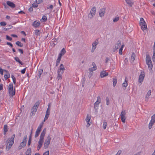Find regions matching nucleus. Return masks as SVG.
Returning a JSON list of instances; mask_svg holds the SVG:
<instances>
[{
  "mask_svg": "<svg viewBox=\"0 0 155 155\" xmlns=\"http://www.w3.org/2000/svg\"><path fill=\"white\" fill-rule=\"evenodd\" d=\"M46 128H45L41 132L39 140L38 141V145L37 147V150H39L42 147L43 144V143L44 137L46 134Z\"/></svg>",
  "mask_w": 155,
  "mask_h": 155,
  "instance_id": "nucleus-1",
  "label": "nucleus"
},
{
  "mask_svg": "<svg viewBox=\"0 0 155 155\" xmlns=\"http://www.w3.org/2000/svg\"><path fill=\"white\" fill-rule=\"evenodd\" d=\"M15 137V134H13L10 138L6 140V150H8L13 144Z\"/></svg>",
  "mask_w": 155,
  "mask_h": 155,
  "instance_id": "nucleus-2",
  "label": "nucleus"
},
{
  "mask_svg": "<svg viewBox=\"0 0 155 155\" xmlns=\"http://www.w3.org/2000/svg\"><path fill=\"white\" fill-rule=\"evenodd\" d=\"M140 26L141 29L144 32L147 31V24L142 18H140Z\"/></svg>",
  "mask_w": 155,
  "mask_h": 155,
  "instance_id": "nucleus-3",
  "label": "nucleus"
},
{
  "mask_svg": "<svg viewBox=\"0 0 155 155\" xmlns=\"http://www.w3.org/2000/svg\"><path fill=\"white\" fill-rule=\"evenodd\" d=\"M13 84L12 83H10L8 85V91L9 96L12 97L15 94V88L13 89Z\"/></svg>",
  "mask_w": 155,
  "mask_h": 155,
  "instance_id": "nucleus-4",
  "label": "nucleus"
},
{
  "mask_svg": "<svg viewBox=\"0 0 155 155\" xmlns=\"http://www.w3.org/2000/svg\"><path fill=\"white\" fill-rule=\"evenodd\" d=\"M40 104V102L38 101L36 102L33 106L31 109V114L32 115H35L36 112L37 111L38 108Z\"/></svg>",
  "mask_w": 155,
  "mask_h": 155,
  "instance_id": "nucleus-5",
  "label": "nucleus"
},
{
  "mask_svg": "<svg viewBox=\"0 0 155 155\" xmlns=\"http://www.w3.org/2000/svg\"><path fill=\"white\" fill-rule=\"evenodd\" d=\"M51 139V135L49 134L47 138L45 140L44 143V148L45 149H47L48 148L50 143Z\"/></svg>",
  "mask_w": 155,
  "mask_h": 155,
  "instance_id": "nucleus-6",
  "label": "nucleus"
},
{
  "mask_svg": "<svg viewBox=\"0 0 155 155\" xmlns=\"http://www.w3.org/2000/svg\"><path fill=\"white\" fill-rule=\"evenodd\" d=\"M43 124L44 122H43L40 123L39 125V126H38L35 132V137L36 138L39 135L40 133L41 130V128L43 127Z\"/></svg>",
  "mask_w": 155,
  "mask_h": 155,
  "instance_id": "nucleus-7",
  "label": "nucleus"
},
{
  "mask_svg": "<svg viewBox=\"0 0 155 155\" xmlns=\"http://www.w3.org/2000/svg\"><path fill=\"white\" fill-rule=\"evenodd\" d=\"M96 8L95 7H93L90 12V13L88 15V18L91 19L95 15L96 11Z\"/></svg>",
  "mask_w": 155,
  "mask_h": 155,
  "instance_id": "nucleus-8",
  "label": "nucleus"
},
{
  "mask_svg": "<svg viewBox=\"0 0 155 155\" xmlns=\"http://www.w3.org/2000/svg\"><path fill=\"white\" fill-rule=\"evenodd\" d=\"M126 112L125 110H123L122 111L121 114L120 115L121 119L123 123H125V120L126 119Z\"/></svg>",
  "mask_w": 155,
  "mask_h": 155,
  "instance_id": "nucleus-9",
  "label": "nucleus"
},
{
  "mask_svg": "<svg viewBox=\"0 0 155 155\" xmlns=\"http://www.w3.org/2000/svg\"><path fill=\"white\" fill-rule=\"evenodd\" d=\"M91 116L90 115L87 114V115L85 119V120L87 123L86 126L89 127L91 124Z\"/></svg>",
  "mask_w": 155,
  "mask_h": 155,
  "instance_id": "nucleus-10",
  "label": "nucleus"
},
{
  "mask_svg": "<svg viewBox=\"0 0 155 155\" xmlns=\"http://www.w3.org/2000/svg\"><path fill=\"white\" fill-rule=\"evenodd\" d=\"M65 68L63 65L62 64H61L58 70V73H61V74H62Z\"/></svg>",
  "mask_w": 155,
  "mask_h": 155,
  "instance_id": "nucleus-11",
  "label": "nucleus"
},
{
  "mask_svg": "<svg viewBox=\"0 0 155 155\" xmlns=\"http://www.w3.org/2000/svg\"><path fill=\"white\" fill-rule=\"evenodd\" d=\"M98 44V40H96L93 43H92V47L91 49L92 52H93L95 50V49L96 48L97 45Z\"/></svg>",
  "mask_w": 155,
  "mask_h": 155,
  "instance_id": "nucleus-12",
  "label": "nucleus"
},
{
  "mask_svg": "<svg viewBox=\"0 0 155 155\" xmlns=\"http://www.w3.org/2000/svg\"><path fill=\"white\" fill-rule=\"evenodd\" d=\"M145 77V74L144 73L141 74L139 76L138 81L140 84L143 82Z\"/></svg>",
  "mask_w": 155,
  "mask_h": 155,
  "instance_id": "nucleus-13",
  "label": "nucleus"
},
{
  "mask_svg": "<svg viewBox=\"0 0 155 155\" xmlns=\"http://www.w3.org/2000/svg\"><path fill=\"white\" fill-rule=\"evenodd\" d=\"M41 23L39 21H34L32 23V26L35 28L38 27L40 25Z\"/></svg>",
  "mask_w": 155,
  "mask_h": 155,
  "instance_id": "nucleus-14",
  "label": "nucleus"
},
{
  "mask_svg": "<svg viewBox=\"0 0 155 155\" xmlns=\"http://www.w3.org/2000/svg\"><path fill=\"white\" fill-rule=\"evenodd\" d=\"M126 79L127 78H126L124 82L122 84V87L123 89L124 90H125L126 89V87L128 85V83L127 82V81L126 80Z\"/></svg>",
  "mask_w": 155,
  "mask_h": 155,
  "instance_id": "nucleus-15",
  "label": "nucleus"
},
{
  "mask_svg": "<svg viewBox=\"0 0 155 155\" xmlns=\"http://www.w3.org/2000/svg\"><path fill=\"white\" fill-rule=\"evenodd\" d=\"M108 75V73L105 71H103L101 72L100 76L101 78H103Z\"/></svg>",
  "mask_w": 155,
  "mask_h": 155,
  "instance_id": "nucleus-16",
  "label": "nucleus"
},
{
  "mask_svg": "<svg viewBox=\"0 0 155 155\" xmlns=\"http://www.w3.org/2000/svg\"><path fill=\"white\" fill-rule=\"evenodd\" d=\"M4 71L6 73V74L4 75V78L5 80H6L10 77V74L8 71L7 70H4Z\"/></svg>",
  "mask_w": 155,
  "mask_h": 155,
  "instance_id": "nucleus-17",
  "label": "nucleus"
},
{
  "mask_svg": "<svg viewBox=\"0 0 155 155\" xmlns=\"http://www.w3.org/2000/svg\"><path fill=\"white\" fill-rule=\"evenodd\" d=\"M101 100L100 97L99 96L97 97V101L94 104V107L97 106L101 102Z\"/></svg>",
  "mask_w": 155,
  "mask_h": 155,
  "instance_id": "nucleus-18",
  "label": "nucleus"
},
{
  "mask_svg": "<svg viewBox=\"0 0 155 155\" xmlns=\"http://www.w3.org/2000/svg\"><path fill=\"white\" fill-rule=\"evenodd\" d=\"M92 64L93 67L89 69V70L92 72L96 70L97 69V67L95 63L94 62H93Z\"/></svg>",
  "mask_w": 155,
  "mask_h": 155,
  "instance_id": "nucleus-19",
  "label": "nucleus"
},
{
  "mask_svg": "<svg viewBox=\"0 0 155 155\" xmlns=\"http://www.w3.org/2000/svg\"><path fill=\"white\" fill-rule=\"evenodd\" d=\"M146 63L147 65L148 66V67L149 68L150 71V70H152L153 67V65L152 61L146 62Z\"/></svg>",
  "mask_w": 155,
  "mask_h": 155,
  "instance_id": "nucleus-20",
  "label": "nucleus"
},
{
  "mask_svg": "<svg viewBox=\"0 0 155 155\" xmlns=\"http://www.w3.org/2000/svg\"><path fill=\"white\" fill-rule=\"evenodd\" d=\"M6 3L8 5L12 8H14L15 7V4L12 2L10 1H7Z\"/></svg>",
  "mask_w": 155,
  "mask_h": 155,
  "instance_id": "nucleus-21",
  "label": "nucleus"
},
{
  "mask_svg": "<svg viewBox=\"0 0 155 155\" xmlns=\"http://www.w3.org/2000/svg\"><path fill=\"white\" fill-rule=\"evenodd\" d=\"M26 145V143L24 141H22L20 143L19 146L18 147L19 150L21 149L22 148L24 147Z\"/></svg>",
  "mask_w": 155,
  "mask_h": 155,
  "instance_id": "nucleus-22",
  "label": "nucleus"
},
{
  "mask_svg": "<svg viewBox=\"0 0 155 155\" xmlns=\"http://www.w3.org/2000/svg\"><path fill=\"white\" fill-rule=\"evenodd\" d=\"M105 13V9L103 8L101 9L99 12V15L101 17L104 16Z\"/></svg>",
  "mask_w": 155,
  "mask_h": 155,
  "instance_id": "nucleus-23",
  "label": "nucleus"
},
{
  "mask_svg": "<svg viewBox=\"0 0 155 155\" xmlns=\"http://www.w3.org/2000/svg\"><path fill=\"white\" fill-rule=\"evenodd\" d=\"M151 94V91L150 90H149L147 92V94L146 96V101H147L148 99L149 98V96Z\"/></svg>",
  "mask_w": 155,
  "mask_h": 155,
  "instance_id": "nucleus-24",
  "label": "nucleus"
},
{
  "mask_svg": "<svg viewBox=\"0 0 155 155\" xmlns=\"http://www.w3.org/2000/svg\"><path fill=\"white\" fill-rule=\"evenodd\" d=\"M66 52V51L65 50L64 48H63L62 50H61V51L59 54L58 55V56H61V57L63 55H64V54Z\"/></svg>",
  "mask_w": 155,
  "mask_h": 155,
  "instance_id": "nucleus-25",
  "label": "nucleus"
},
{
  "mask_svg": "<svg viewBox=\"0 0 155 155\" xmlns=\"http://www.w3.org/2000/svg\"><path fill=\"white\" fill-rule=\"evenodd\" d=\"M121 45V42L120 41H118L117 42V43L115 45V49L116 50L118 49L120 47Z\"/></svg>",
  "mask_w": 155,
  "mask_h": 155,
  "instance_id": "nucleus-26",
  "label": "nucleus"
},
{
  "mask_svg": "<svg viewBox=\"0 0 155 155\" xmlns=\"http://www.w3.org/2000/svg\"><path fill=\"white\" fill-rule=\"evenodd\" d=\"M26 155H31V150L30 148H28L25 153Z\"/></svg>",
  "mask_w": 155,
  "mask_h": 155,
  "instance_id": "nucleus-27",
  "label": "nucleus"
},
{
  "mask_svg": "<svg viewBox=\"0 0 155 155\" xmlns=\"http://www.w3.org/2000/svg\"><path fill=\"white\" fill-rule=\"evenodd\" d=\"M8 131V126L7 125H5L4 127V134L5 135Z\"/></svg>",
  "mask_w": 155,
  "mask_h": 155,
  "instance_id": "nucleus-28",
  "label": "nucleus"
},
{
  "mask_svg": "<svg viewBox=\"0 0 155 155\" xmlns=\"http://www.w3.org/2000/svg\"><path fill=\"white\" fill-rule=\"evenodd\" d=\"M124 46V45H123L121 46L119 50V53L120 55H122V50Z\"/></svg>",
  "mask_w": 155,
  "mask_h": 155,
  "instance_id": "nucleus-29",
  "label": "nucleus"
},
{
  "mask_svg": "<svg viewBox=\"0 0 155 155\" xmlns=\"http://www.w3.org/2000/svg\"><path fill=\"white\" fill-rule=\"evenodd\" d=\"M15 59L16 61L18 62L21 64L22 65L23 64L21 62V61H20L19 58L18 57H15Z\"/></svg>",
  "mask_w": 155,
  "mask_h": 155,
  "instance_id": "nucleus-30",
  "label": "nucleus"
},
{
  "mask_svg": "<svg viewBox=\"0 0 155 155\" xmlns=\"http://www.w3.org/2000/svg\"><path fill=\"white\" fill-rule=\"evenodd\" d=\"M155 122L153 121L152 120H151L149 124V129H150Z\"/></svg>",
  "mask_w": 155,
  "mask_h": 155,
  "instance_id": "nucleus-31",
  "label": "nucleus"
},
{
  "mask_svg": "<svg viewBox=\"0 0 155 155\" xmlns=\"http://www.w3.org/2000/svg\"><path fill=\"white\" fill-rule=\"evenodd\" d=\"M40 30H36L35 31V34L37 36H40Z\"/></svg>",
  "mask_w": 155,
  "mask_h": 155,
  "instance_id": "nucleus-32",
  "label": "nucleus"
},
{
  "mask_svg": "<svg viewBox=\"0 0 155 155\" xmlns=\"http://www.w3.org/2000/svg\"><path fill=\"white\" fill-rule=\"evenodd\" d=\"M47 20V17L45 15H43L41 19L40 20V21H46Z\"/></svg>",
  "mask_w": 155,
  "mask_h": 155,
  "instance_id": "nucleus-33",
  "label": "nucleus"
},
{
  "mask_svg": "<svg viewBox=\"0 0 155 155\" xmlns=\"http://www.w3.org/2000/svg\"><path fill=\"white\" fill-rule=\"evenodd\" d=\"M62 74L61 73H58L57 79L58 80H61L62 78Z\"/></svg>",
  "mask_w": 155,
  "mask_h": 155,
  "instance_id": "nucleus-34",
  "label": "nucleus"
},
{
  "mask_svg": "<svg viewBox=\"0 0 155 155\" xmlns=\"http://www.w3.org/2000/svg\"><path fill=\"white\" fill-rule=\"evenodd\" d=\"M16 45L19 47H22L23 46V44L19 41H17L16 42Z\"/></svg>",
  "mask_w": 155,
  "mask_h": 155,
  "instance_id": "nucleus-35",
  "label": "nucleus"
},
{
  "mask_svg": "<svg viewBox=\"0 0 155 155\" xmlns=\"http://www.w3.org/2000/svg\"><path fill=\"white\" fill-rule=\"evenodd\" d=\"M61 58V55L60 56H58V58H57V61H56V62H57L56 66H57V65L58 64H59V63Z\"/></svg>",
  "mask_w": 155,
  "mask_h": 155,
  "instance_id": "nucleus-36",
  "label": "nucleus"
},
{
  "mask_svg": "<svg viewBox=\"0 0 155 155\" xmlns=\"http://www.w3.org/2000/svg\"><path fill=\"white\" fill-rule=\"evenodd\" d=\"M135 55L134 53H132L131 57V60L133 61L135 59Z\"/></svg>",
  "mask_w": 155,
  "mask_h": 155,
  "instance_id": "nucleus-37",
  "label": "nucleus"
},
{
  "mask_svg": "<svg viewBox=\"0 0 155 155\" xmlns=\"http://www.w3.org/2000/svg\"><path fill=\"white\" fill-rule=\"evenodd\" d=\"M126 2L130 6H131L133 5V3L130 0H126Z\"/></svg>",
  "mask_w": 155,
  "mask_h": 155,
  "instance_id": "nucleus-38",
  "label": "nucleus"
},
{
  "mask_svg": "<svg viewBox=\"0 0 155 155\" xmlns=\"http://www.w3.org/2000/svg\"><path fill=\"white\" fill-rule=\"evenodd\" d=\"M146 62L151 61V58L150 56L147 55L146 57Z\"/></svg>",
  "mask_w": 155,
  "mask_h": 155,
  "instance_id": "nucleus-39",
  "label": "nucleus"
},
{
  "mask_svg": "<svg viewBox=\"0 0 155 155\" xmlns=\"http://www.w3.org/2000/svg\"><path fill=\"white\" fill-rule=\"evenodd\" d=\"M107 126V122L106 121L104 122L103 123V127L104 129H105L106 128V127Z\"/></svg>",
  "mask_w": 155,
  "mask_h": 155,
  "instance_id": "nucleus-40",
  "label": "nucleus"
},
{
  "mask_svg": "<svg viewBox=\"0 0 155 155\" xmlns=\"http://www.w3.org/2000/svg\"><path fill=\"white\" fill-rule=\"evenodd\" d=\"M113 85L114 87H115L117 83V80L116 78H114L113 79Z\"/></svg>",
  "mask_w": 155,
  "mask_h": 155,
  "instance_id": "nucleus-41",
  "label": "nucleus"
},
{
  "mask_svg": "<svg viewBox=\"0 0 155 155\" xmlns=\"http://www.w3.org/2000/svg\"><path fill=\"white\" fill-rule=\"evenodd\" d=\"M152 60L154 62H155V50H153V54L152 57Z\"/></svg>",
  "mask_w": 155,
  "mask_h": 155,
  "instance_id": "nucleus-42",
  "label": "nucleus"
},
{
  "mask_svg": "<svg viewBox=\"0 0 155 155\" xmlns=\"http://www.w3.org/2000/svg\"><path fill=\"white\" fill-rule=\"evenodd\" d=\"M27 135H25L24 136L22 141H24L26 143V141H27Z\"/></svg>",
  "mask_w": 155,
  "mask_h": 155,
  "instance_id": "nucleus-43",
  "label": "nucleus"
},
{
  "mask_svg": "<svg viewBox=\"0 0 155 155\" xmlns=\"http://www.w3.org/2000/svg\"><path fill=\"white\" fill-rule=\"evenodd\" d=\"M119 19V17H116L113 19V21L114 22H115L117 21Z\"/></svg>",
  "mask_w": 155,
  "mask_h": 155,
  "instance_id": "nucleus-44",
  "label": "nucleus"
},
{
  "mask_svg": "<svg viewBox=\"0 0 155 155\" xmlns=\"http://www.w3.org/2000/svg\"><path fill=\"white\" fill-rule=\"evenodd\" d=\"M106 104L107 105H108L109 104V98L107 97L106 98Z\"/></svg>",
  "mask_w": 155,
  "mask_h": 155,
  "instance_id": "nucleus-45",
  "label": "nucleus"
},
{
  "mask_svg": "<svg viewBox=\"0 0 155 155\" xmlns=\"http://www.w3.org/2000/svg\"><path fill=\"white\" fill-rule=\"evenodd\" d=\"M38 4L37 3H34L32 4V5L33 7L37 8L38 6Z\"/></svg>",
  "mask_w": 155,
  "mask_h": 155,
  "instance_id": "nucleus-46",
  "label": "nucleus"
},
{
  "mask_svg": "<svg viewBox=\"0 0 155 155\" xmlns=\"http://www.w3.org/2000/svg\"><path fill=\"white\" fill-rule=\"evenodd\" d=\"M6 39L10 41H11L12 40V38L9 36L8 35H7L6 36Z\"/></svg>",
  "mask_w": 155,
  "mask_h": 155,
  "instance_id": "nucleus-47",
  "label": "nucleus"
},
{
  "mask_svg": "<svg viewBox=\"0 0 155 155\" xmlns=\"http://www.w3.org/2000/svg\"><path fill=\"white\" fill-rule=\"evenodd\" d=\"M42 2V0H36V2L38 4L41 3Z\"/></svg>",
  "mask_w": 155,
  "mask_h": 155,
  "instance_id": "nucleus-48",
  "label": "nucleus"
},
{
  "mask_svg": "<svg viewBox=\"0 0 155 155\" xmlns=\"http://www.w3.org/2000/svg\"><path fill=\"white\" fill-rule=\"evenodd\" d=\"M6 24L5 22L4 21H2L0 22V25L2 26H4L6 25Z\"/></svg>",
  "mask_w": 155,
  "mask_h": 155,
  "instance_id": "nucleus-49",
  "label": "nucleus"
},
{
  "mask_svg": "<svg viewBox=\"0 0 155 155\" xmlns=\"http://www.w3.org/2000/svg\"><path fill=\"white\" fill-rule=\"evenodd\" d=\"M49 115H45L43 122H45L48 119Z\"/></svg>",
  "mask_w": 155,
  "mask_h": 155,
  "instance_id": "nucleus-50",
  "label": "nucleus"
},
{
  "mask_svg": "<svg viewBox=\"0 0 155 155\" xmlns=\"http://www.w3.org/2000/svg\"><path fill=\"white\" fill-rule=\"evenodd\" d=\"M151 120L154 122H155V114H154L152 116Z\"/></svg>",
  "mask_w": 155,
  "mask_h": 155,
  "instance_id": "nucleus-51",
  "label": "nucleus"
},
{
  "mask_svg": "<svg viewBox=\"0 0 155 155\" xmlns=\"http://www.w3.org/2000/svg\"><path fill=\"white\" fill-rule=\"evenodd\" d=\"M43 155H49V151L48 150L47 151L44 153Z\"/></svg>",
  "mask_w": 155,
  "mask_h": 155,
  "instance_id": "nucleus-52",
  "label": "nucleus"
},
{
  "mask_svg": "<svg viewBox=\"0 0 155 155\" xmlns=\"http://www.w3.org/2000/svg\"><path fill=\"white\" fill-rule=\"evenodd\" d=\"M26 68H24V69L22 70L21 71V72L22 74H24L25 73L26 71Z\"/></svg>",
  "mask_w": 155,
  "mask_h": 155,
  "instance_id": "nucleus-53",
  "label": "nucleus"
},
{
  "mask_svg": "<svg viewBox=\"0 0 155 155\" xmlns=\"http://www.w3.org/2000/svg\"><path fill=\"white\" fill-rule=\"evenodd\" d=\"M4 70H3L0 67V73L2 75H3V71H4Z\"/></svg>",
  "mask_w": 155,
  "mask_h": 155,
  "instance_id": "nucleus-54",
  "label": "nucleus"
},
{
  "mask_svg": "<svg viewBox=\"0 0 155 155\" xmlns=\"http://www.w3.org/2000/svg\"><path fill=\"white\" fill-rule=\"evenodd\" d=\"M6 44L7 45H9L11 47H13L12 44L10 42H7Z\"/></svg>",
  "mask_w": 155,
  "mask_h": 155,
  "instance_id": "nucleus-55",
  "label": "nucleus"
},
{
  "mask_svg": "<svg viewBox=\"0 0 155 155\" xmlns=\"http://www.w3.org/2000/svg\"><path fill=\"white\" fill-rule=\"evenodd\" d=\"M122 151L120 150H119L118 151L117 153L116 154V155H120Z\"/></svg>",
  "mask_w": 155,
  "mask_h": 155,
  "instance_id": "nucleus-56",
  "label": "nucleus"
},
{
  "mask_svg": "<svg viewBox=\"0 0 155 155\" xmlns=\"http://www.w3.org/2000/svg\"><path fill=\"white\" fill-rule=\"evenodd\" d=\"M18 51L21 54H23V53L24 51L23 50L21 49H18Z\"/></svg>",
  "mask_w": 155,
  "mask_h": 155,
  "instance_id": "nucleus-57",
  "label": "nucleus"
},
{
  "mask_svg": "<svg viewBox=\"0 0 155 155\" xmlns=\"http://www.w3.org/2000/svg\"><path fill=\"white\" fill-rule=\"evenodd\" d=\"M3 89V85L2 84H0V91L2 90Z\"/></svg>",
  "mask_w": 155,
  "mask_h": 155,
  "instance_id": "nucleus-58",
  "label": "nucleus"
},
{
  "mask_svg": "<svg viewBox=\"0 0 155 155\" xmlns=\"http://www.w3.org/2000/svg\"><path fill=\"white\" fill-rule=\"evenodd\" d=\"M53 8V6L52 5H51L50 6L47 8L48 9H52Z\"/></svg>",
  "mask_w": 155,
  "mask_h": 155,
  "instance_id": "nucleus-59",
  "label": "nucleus"
},
{
  "mask_svg": "<svg viewBox=\"0 0 155 155\" xmlns=\"http://www.w3.org/2000/svg\"><path fill=\"white\" fill-rule=\"evenodd\" d=\"M31 143V139H30V137H29L28 141V145H29Z\"/></svg>",
  "mask_w": 155,
  "mask_h": 155,
  "instance_id": "nucleus-60",
  "label": "nucleus"
},
{
  "mask_svg": "<svg viewBox=\"0 0 155 155\" xmlns=\"http://www.w3.org/2000/svg\"><path fill=\"white\" fill-rule=\"evenodd\" d=\"M28 10L30 12H32L33 11V8L32 7H30L29 9Z\"/></svg>",
  "mask_w": 155,
  "mask_h": 155,
  "instance_id": "nucleus-61",
  "label": "nucleus"
},
{
  "mask_svg": "<svg viewBox=\"0 0 155 155\" xmlns=\"http://www.w3.org/2000/svg\"><path fill=\"white\" fill-rule=\"evenodd\" d=\"M13 82L14 84H16V78H14V79H12Z\"/></svg>",
  "mask_w": 155,
  "mask_h": 155,
  "instance_id": "nucleus-62",
  "label": "nucleus"
},
{
  "mask_svg": "<svg viewBox=\"0 0 155 155\" xmlns=\"http://www.w3.org/2000/svg\"><path fill=\"white\" fill-rule=\"evenodd\" d=\"M18 14H25V12L22 11H21L18 12Z\"/></svg>",
  "mask_w": 155,
  "mask_h": 155,
  "instance_id": "nucleus-63",
  "label": "nucleus"
},
{
  "mask_svg": "<svg viewBox=\"0 0 155 155\" xmlns=\"http://www.w3.org/2000/svg\"><path fill=\"white\" fill-rule=\"evenodd\" d=\"M11 36L14 37H17V36L15 34H12L11 35Z\"/></svg>",
  "mask_w": 155,
  "mask_h": 155,
  "instance_id": "nucleus-64",
  "label": "nucleus"
}]
</instances>
